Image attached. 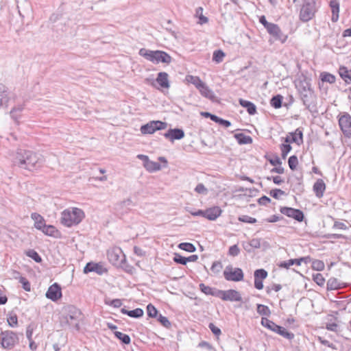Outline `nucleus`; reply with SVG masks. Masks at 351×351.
<instances>
[{"label": "nucleus", "instance_id": "1", "mask_svg": "<svg viewBox=\"0 0 351 351\" xmlns=\"http://www.w3.org/2000/svg\"><path fill=\"white\" fill-rule=\"evenodd\" d=\"M13 165L21 169L33 171L42 165L43 160L36 153L23 149H19L13 158Z\"/></svg>", "mask_w": 351, "mask_h": 351}, {"label": "nucleus", "instance_id": "2", "mask_svg": "<svg viewBox=\"0 0 351 351\" xmlns=\"http://www.w3.org/2000/svg\"><path fill=\"white\" fill-rule=\"evenodd\" d=\"M81 311L73 305H67L63 308V314L61 319V324L64 328L75 329L79 331L80 329V323L82 320Z\"/></svg>", "mask_w": 351, "mask_h": 351}, {"label": "nucleus", "instance_id": "3", "mask_svg": "<svg viewBox=\"0 0 351 351\" xmlns=\"http://www.w3.org/2000/svg\"><path fill=\"white\" fill-rule=\"evenodd\" d=\"M138 54L154 64H169L172 60V58L169 54L160 50L152 51L142 48L139 50Z\"/></svg>", "mask_w": 351, "mask_h": 351}, {"label": "nucleus", "instance_id": "4", "mask_svg": "<svg viewBox=\"0 0 351 351\" xmlns=\"http://www.w3.org/2000/svg\"><path fill=\"white\" fill-rule=\"evenodd\" d=\"M84 211L78 208L66 209L62 213L61 223L67 227L79 224L84 218Z\"/></svg>", "mask_w": 351, "mask_h": 351}, {"label": "nucleus", "instance_id": "5", "mask_svg": "<svg viewBox=\"0 0 351 351\" xmlns=\"http://www.w3.org/2000/svg\"><path fill=\"white\" fill-rule=\"evenodd\" d=\"M18 342L19 337L16 332L12 330H5L1 332L0 344L3 348L11 350Z\"/></svg>", "mask_w": 351, "mask_h": 351}, {"label": "nucleus", "instance_id": "6", "mask_svg": "<svg viewBox=\"0 0 351 351\" xmlns=\"http://www.w3.org/2000/svg\"><path fill=\"white\" fill-rule=\"evenodd\" d=\"M316 12L315 2L314 0H304L300 9V19L303 22H307L313 19Z\"/></svg>", "mask_w": 351, "mask_h": 351}, {"label": "nucleus", "instance_id": "7", "mask_svg": "<svg viewBox=\"0 0 351 351\" xmlns=\"http://www.w3.org/2000/svg\"><path fill=\"white\" fill-rule=\"evenodd\" d=\"M339 128L346 138H351V115L348 112H341L337 116Z\"/></svg>", "mask_w": 351, "mask_h": 351}, {"label": "nucleus", "instance_id": "8", "mask_svg": "<svg viewBox=\"0 0 351 351\" xmlns=\"http://www.w3.org/2000/svg\"><path fill=\"white\" fill-rule=\"evenodd\" d=\"M223 276L228 281L239 282L243 280V272L240 268H234L231 265L226 267Z\"/></svg>", "mask_w": 351, "mask_h": 351}, {"label": "nucleus", "instance_id": "9", "mask_svg": "<svg viewBox=\"0 0 351 351\" xmlns=\"http://www.w3.org/2000/svg\"><path fill=\"white\" fill-rule=\"evenodd\" d=\"M188 211L193 216H202L211 221L215 220L221 214V209L219 206H214L205 210H198L195 212L190 210Z\"/></svg>", "mask_w": 351, "mask_h": 351}, {"label": "nucleus", "instance_id": "10", "mask_svg": "<svg viewBox=\"0 0 351 351\" xmlns=\"http://www.w3.org/2000/svg\"><path fill=\"white\" fill-rule=\"evenodd\" d=\"M167 127V123L161 121H152L149 123L143 125L141 127V132L143 134H151L157 130L165 129Z\"/></svg>", "mask_w": 351, "mask_h": 351}, {"label": "nucleus", "instance_id": "11", "mask_svg": "<svg viewBox=\"0 0 351 351\" xmlns=\"http://www.w3.org/2000/svg\"><path fill=\"white\" fill-rule=\"evenodd\" d=\"M107 255L109 261L115 266L125 263V256L120 248H114L108 251Z\"/></svg>", "mask_w": 351, "mask_h": 351}, {"label": "nucleus", "instance_id": "12", "mask_svg": "<svg viewBox=\"0 0 351 351\" xmlns=\"http://www.w3.org/2000/svg\"><path fill=\"white\" fill-rule=\"evenodd\" d=\"M12 99L13 94L9 91L8 88L0 83V109H7Z\"/></svg>", "mask_w": 351, "mask_h": 351}, {"label": "nucleus", "instance_id": "13", "mask_svg": "<svg viewBox=\"0 0 351 351\" xmlns=\"http://www.w3.org/2000/svg\"><path fill=\"white\" fill-rule=\"evenodd\" d=\"M218 298L224 301L230 302H241L242 297L241 293L234 289H229L226 291L219 290Z\"/></svg>", "mask_w": 351, "mask_h": 351}, {"label": "nucleus", "instance_id": "14", "mask_svg": "<svg viewBox=\"0 0 351 351\" xmlns=\"http://www.w3.org/2000/svg\"><path fill=\"white\" fill-rule=\"evenodd\" d=\"M280 211L282 214L294 219L295 220L301 222L304 218V213L302 210L291 207H281Z\"/></svg>", "mask_w": 351, "mask_h": 351}, {"label": "nucleus", "instance_id": "15", "mask_svg": "<svg viewBox=\"0 0 351 351\" xmlns=\"http://www.w3.org/2000/svg\"><path fill=\"white\" fill-rule=\"evenodd\" d=\"M45 296L53 302L58 300L62 297V289L60 285L57 282L51 285L48 288L45 293Z\"/></svg>", "mask_w": 351, "mask_h": 351}, {"label": "nucleus", "instance_id": "16", "mask_svg": "<svg viewBox=\"0 0 351 351\" xmlns=\"http://www.w3.org/2000/svg\"><path fill=\"white\" fill-rule=\"evenodd\" d=\"M266 29L276 40L281 41L282 43L286 41L287 36L282 34L278 25L271 23Z\"/></svg>", "mask_w": 351, "mask_h": 351}, {"label": "nucleus", "instance_id": "17", "mask_svg": "<svg viewBox=\"0 0 351 351\" xmlns=\"http://www.w3.org/2000/svg\"><path fill=\"white\" fill-rule=\"evenodd\" d=\"M83 271L84 274L95 272L99 275H102L104 273H106L108 270L100 263H96L93 262H89L84 267Z\"/></svg>", "mask_w": 351, "mask_h": 351}, {"label": "nucleus", "instance_id": "18", "mask_svg": "<svg viewBox=\"0 0 351 351\" xmlns=\"http://www.w3.org/2000/svg\"><path fill=\"white\" fill-rule=\"evenodd\" d=\"M197 90L203 97L211 101H214L216 98L213 91L204 82Z\"/></svg>", "mask_w": 351, "mask_h": 351}, {"label": "nucleus", "instance_id": "19", "mask_svg": "<svg viewBox=\"0 0 351 351\" xmlns=\"http://www.w3.org/2000/svg\"><path fill=\"white\" fill-rule=\"evenodd\" d=\"M45 234L53 237L54 238H59L60 237V232L56 229V228L51 225H45L40 229Z\"/></svg>", "mask_w": 351, "mask_h": 351}, {"label": "nucleus", "instance_id": "20", "mask_svg": "<svg viewBox=\"0 0 351 351\" xmlns=\"http://www.w3.org/2000/svg\"><path fill=\"white\" fill-rule=\"evenodd\" d=\"M326 189V184L323 180L318 179L313 185V191L315 195L320 198L323 196L324 191Z\"/></svg>", "mask_w": 351, "mask_h": 351}, {"label": "nucleus", "instance_id": "21", "mask_svg": "<svg viewBox=\"0 0 351 351\" xmlns=\"http://www.w3.org/2000/svg\"><path fill=\"white\" fill-rule=\"evenodd\" d=\"M121 313L124 315H127L133 318H140L144 314L143 310L141 308H135L134 310H131V311H128L125 308H122L121 309Z\"/></svg>", "mask_w": 351, "mask_h": 351}, {"label": "nucleus", "instance_id": "22", "mask_svg": "<svg viewBox=\"0 0 351 351\" xmlns=\"http://www.w3.org/2000/svg\"><path fill=\"white\" fill-rule=\"evenodd\" d=\"M239 102L242 107L246 109L250 114L253 115L256 113V107L252 102L243 99H239Z\"/></svg>", "mask_w": 351, "mask_h": 351}, {"label": "nucleus", "instance_id": "23", "mask_svg": "<svg viewBox=\"0 0 351 351\" xmlns=\"http://www.w3.org/2000/svg\"><path fill=\"white\" fill-rule=\"evenodd\" d=\"M156 80L162 88H168L169 87L168 74L167 73H158Z\"/></svg>", "mask_w": 351, "mask_h": 351}, {"label": "nucleus", "instance_id": "24", "mask_svg": "<svg viewBox=\"0 0 351 351\" xmlns=\"http://www.w3.org/2000/svg\"><path fill=\"white\" fill-rule=\"evenodd\" d=\"M24 109V104H18L13 107L10 111V117L16 121L19 122V119L21 117V113Z\"/></svg>", "mask_w": 351, "mask_h": 351}, {"label": "nucleus", "instance_id": "25", "mask_svg": "<svg viewBox=\"0 0 351 351\" xmlns=\"http://www.w3.org/2000/svg\"><path fill=\"white\" fill-rule=\"evenodd\" d=\"M199 289L206 295H213L218 298L219 289L212 288L209 286L205 285L204 283L199 284Z\"/></svg>", "mask_w": 351, "mask_h": 351}, {"label": "nucleus", "instance_id": "26", "mask_svg": "<svg viewBox=\"0 0 351 351\" xmlns=\"http://www.w3.org/2000/svg\"><path fill=\"white\" fill-rule=\"evenodd\" d=\"M31 218L34 221V226L36 229L40 230L45 223V221L43 216L37 213H33Z\"/></svg>", "mask_w": 351, "mask_h": 351}, {"label": "nucleus", "instance_id": "27", "mask_svg": "<svg viewBox=\"0 0 351 351\" xmlns=\"http://www.w3.org/2000/svg\"><path fill=\"white\" fill-rule=\"evenodd\" d=\"M292 143L300 145L303 143V134L300 129L298 128L293 132H290Z\"/></svg>", "mask_w": 351, "mask_h": 351}, {"label": "nucleus", "instance_id": "28", "mask_svg": "<svg viewBox=\"0 0 351 351\" xmlns=\"http://www.w3.org/2000/svg\"><path fill=\"white\" fill-rule=\"evenodd\" d=\"M144 167L146 169L147 171L149 172H155L157 171H159L161 169V165L158 163V162H154L149 160L147 161V162L144 165Z\"/></svg>", "mask_w": 351, "mask_h": 351}, {"label": "nucleus", "instance_id": "29", "mask_svg": "<svg viewBox=\"0 0 351 351\" xmlns=\"http://www.w3.org/2000/svg\"><path fill=\"white\" fill-rule=\"evenodd\" d=\"M296 88H298L299 93H309V90H311V84L306 80H300L296 84Z\"/></svg>", "mask_w": 351, "mask_h": 351}, {"label": "nucleus", "instance_id": "30", "mask_svg": "<svg viewBox=\"0 0 351 351\" xmlns=\"http://www.w3.org/2000/svg\"><path fill=\"white\" fill-rule=\"evenodd\" d=\"M185 82L187 83L193 84L197 89L204 83V82L198 77L191 75H188L185 77Z\"/></svg>", "mask_w": 351, "mask_h": 351}, {"label": "nucleus", "instance_id": "31", "mask_svg": "<svg viewBox=\"0 0 351 351\" xmlns=\"http://www.w3.org/2000/svg\"><path fill=\"white\" fill-rule=\"evenodd\" d=\"M330 6L332 12V21H337L339 18V5L337 0H332L330 2Z\"/></svg>", "mask_w": 351, "mask_h": 351}, {"label": "nucleus", "instance_id": "32", "mask_svg": "<svg viewBox=\"0 0 351 351\" xmlns=\"http://www.w3.org/2000/svg\"><path fill=\"white\" fill-rule=\"evenodd\" d=\"M342 287V283L335 278H330L327 282L328 290H337Z\"/></svg>", "mask_w": 351, "mask_h": 351}, {"label": "nucleus", "instance_id": "33", "mask_svg": "<svg viewBox=\"0 0 351 351\" xmlns=\"http://www.w3.org/2000/svg\"><path fill=\"white\" fill-rule=\"evenodd\" d=\"M234 137L237 140L238 143L241 145L250 144L252 142L251 136L245 135L243 133L236 134Z\"/></svg>", "mask_w": 351, "mask_h": 351}, {"label": "nucleus", "instance_id": "34", "mask_svg": "<svg viewBox=\"0 0 351 351\" xmlns=\"http://www.w3.org/2000/svg\"><path fill=\"white\" fill-rule=\"evenodd\" d=\"M308 258V257H304L299 259H290L287 261L282 263L280 266L285 268H289L290 266L293 265L294 264H296L297 265H300L302 261L306 262V260Z\"/></svg>", "mask_w": 351, "mask_h": 351}, {"label": "nucleus", "instance_id": "35", "mask_svg": "<svg viewBox=\"0 0 351 351\" xmlns=\"http://www.w3.org/2000/svg\"><path fill=\"white\" fill-rule=\"evenodd\" d=\"M339 73L346 84L351 83V75L348 73V70L346 67L341 66L339 70Z\"/></svg>", "mask_w": 351, "mask_h": 351}, {"label": "nucleus", "instance_id": "36", "mask_svg": "<svg viewBox=\"0 0 351 351\" xmlns=\"http://www.w3.org/2000/svg\"><path fill=\"white\" fill-rule=\"evenodd\" d=\"M114 335L123 344L128 345L131 342L130 337L127 334L122 333L121 332L119 331H114Z\"/></svg>", "mask_w": 351, "mask_h": 351}, {"label": "nucleus", "instance_id": "37", "mask_svg": "<svg viewBox=\"0 0 351 351\" xmlns=\"http://www.w3.org/2000/svg\"><path fill=\"white\" fill-rule=\"evenodd\" d=\"M195 16L198 17V23L200 25L205 24L208 21V19L203 15V8L202 7H199L196 9Z\"/></svg>", "mask_w": 351, "mask_h": 351}, {"label": "nucleus", "instance_id": "38", "mask_svg": "<svg viewBox=\"0 0 351 351\" xmlns=\"http://www.w3.org/2000/svg\"><path fill=\"white\" fill-rule=\"evenodd\" d=\"M7 322L8 325L14 328L18 326V317L15 313H10L8 315L7 317Z\"/></svg>", "mask_w": 351, "mask_h": 351}, {"label": "nucleus", "instance_id": "39", "mask_svg": "<svg viewBox=\"0 0 351 351\" xmlns=\"http://www.w3.org/2000/svg\"><path fill=\"white\" fill-rule=\"evenodd\" d=\"M320 77L322 82H328L330 84H333L335 82V76L329 73L323 72L321 73Z\"/></svg>", "mask_w": 351, "mask_h": 351}, {"label": "nucleus", "instance_id": "40", "mask_svg": "<svg viewBox=\"0 0 351 351\" xmlns=\"http://www.w3.org/2000/svg\"><path fill=\"white\" fill-rule=\"evenodd\" d=\"M282 99L283 97L280 95L274 96L270 101L271 106L275 108H280L282 106Z\"/></svg>", "mask_w": 351, "mask_h": 351}, {"label": "nucleus", "instance_id": "41", "mask_svg": "<svg viewBox=\"0 0 351 351\" xmlns=\"http://www.w3.org/2000/svg\"><path fill=\"white\" fill-rule=\"evenodd\" d=\"M26 255L32 258L36 263H40L42 262V258L38 253L34 250H29L25 252Z\"/></svg>", "mask_w": 351, "mask_h": 351}, {"label": "nucleus", "instance_id": "42", "mask_svg": "<svg viewBox=\"0 0 351 351\" xmlns=\"http://www.w3.org/2000/svg\"><path fill=\"white\" fill-rule=\"evenodd\" d=\"M300 93L301 98L303 101L304 105H305L307 107H309L310 104H311L310 99L312 97V96L313 95V90H309V93L302 92V93Z\"/></svg>", "mask_w": 351, "mask_h": 351}, {"label": "nucleus", "instance_id": "43", "mask_svg": "<svg viewBox=\"0 0 351 351\" xmlns=\"http://www.w3.org/2000/svg\"><path fill=\"white\" fill-rule=\"evenodd\" d=\"M147 313L148 317L152 318H157L159 315L157 308L152 304L147 306Z\"/></svg>", "mask_w": 351, "mask_h": 351}, {"label": "nucleus", "instance_id": "44", "mask_svg": "<svg viewBox=\"0 0 351 351\" xmlns=\"http://www.w3.org/2000/svg\"><path fill=\"white\" fill-rule=\"evenodd\" d=\"M224 56L225 53L222 50H216L213 53V60L217 63H220L223 61Z\"/></svg>", "mask_w": 351, "mask_h": 351}, {"label": "nucleus", "instance_id": "45", "mask_svg": "<svg viewBox=\"0 0 351 351\" xmlns=\"http://www.w3.org/2000/svg\"><path fill=\"white\" fill-rule=\"evenodd\" d=\"M178 247L188 252H193L196 250L195 245L191 243H181Z\"/></svg>", "mask_w": 351, "mask_h": 351}, {"label": "nucleus", "instance_id": "46", "mask_svg": "<svg viewBox=\"0 0 351 351\" xmlns=\"http://www.w3.org/2000/svg\"><path fill=\"white\" fill-rule=\"evenodd\" d=\"M256 310L257 313L261 315L269 316L271 313L269 307L263 304H258Z\"/></svg>", "mask_w": 351, "mask_h": 351}, {"label": "nucleus", "instance_id": "47", "mask_svg": "<svg viewBox=\"0 0 351 351\" xmlns=\"http://www.w3.org/2000/svg\"><path fill=\"white\" fill-rule=\"evenodd\" d=\"M104 302L106 304L112 306L114 308H119L122 305V301L120 299H114L110 300L109 298H106Z\"/></svg>", "mask_w": 351, "mask_h": 351}, {"label": "nucleus", "instance_id": "48", "mask_svg": "<svg viewBox=\"0 0 351 351\" xmlns=\"http://www.w3.org/2000/svg\"><path fill=\"white\" fill-rule=\"evenodd\" d=\"M278 334L281 335L282 337L287 339H292L294 338V335L292 332H289L286 328L284 327H280V330L278 331Z\"/></svg>", "mask_w": 351, "mask_h": 351}, {"label": "nucleus", "instance_id": "49", "mask_svg": "<svg viewBox=\"0 0 351 351\" xmlns=\"http://www.w3.org/2000/svg\"><path fill=\"white\" fill-rule=\"evenodd\" d=\"M254 278L264 280L267 276V272L264 269H258L254 271Z\"/></svg>", "mask_w": 351, "mask_h": 351}, {"label": "nucleus", "instance_id": "50", "mask_svg": "<svg viewBox=\"0 0 351 351\" xmlns=\"http://www.w3.org/2000/svg\"><path fill=\"white\" fill-rule=\"evenodd\" d=\"M19 282L22 285L23 289L26 291H31V285L29 280L25 277H19Z\"/></svg>", "mask_w": 351, "mask_h": 351}, {"label": "nucleus", "instance_id": "51", "mask_svg": "<svg viewBox=\"0 0 351 351\" xmlns=\"http://www.w3.org/2000/svg\"><path fill=\"white\" fill-rule=\"evenodd\" d=\"M291 146L289 144H282L280 146L281 156L285 159L288 153L291 150Z\"/></svg>", "mask_w": 351, "mask_h": 351}, {"label": "nucleus", "instance_id": "52", "mask_svg": "<svg viewBox=\"0 0 351 351\" xmlns=\"http://www.w3.org/2000/svg\"><path fill=\"white\" fill-rule=\"evenodd\" d=\"M157 320L165 328H169L171 326V322L169 321L168 318L162 316L161 314H160L158 317Z\"/></svg>", "mask_w": 351, "mask_h": 351}, {"label": "nucleus", "instance_id": "53", "mask_svg": "<svg viewBox=\"0 0 351 351\" xmlns=\"http://www.w3.org/2000/svg\"><path fill=\"white\" fill-rule=\"evenodd\" d=\"M289 167L291 170H295L298 164V160L296 156H291L288 160Z\"/></svg>", "mask_w": 351, "mask_h": 351}, {"label": "nucleus", "instance_id": "54", "mask_svg": "<svg viewBox=\"0 0 351 351\" xmlns=\"http://www.w3.org/2000/svg\"><path fill=\"white\" fill-rule=\"evenodd\" d=\"M261 324L267 328L268 329L271 330V329H274V327H276L275 326V323L269 319H268L267 318H265V317H262L261 319Z\"/></svg>", "mask_w": 351, "mask_h": 351}, {"label": "nucleus", "instance_id": "55", "mask_svg": "<svg viewBox=\"0 0 351 351\" xmlns=\"http://www.w3.org/2000/svg\"><path fill=\"white\" fill-rule=\"evenodd\" d=\"M195 191L202 195H207L208 192V189L202 183H199L196 186L195 188Z\"/></svg>", "mask_w": 351, "mask_h": 351}, {"label": "nucleus", "instance_id": "56", "mask_svg": "<svg viewBox=\"0 0 351 351\" xmlns=\"http://www.w3.org/2000/svg\"><path fill=\"white\" fill-rule=\"evenodd\" d=\"M239 220L241 222L254 223L256 222V219L248 215H241L239 217Z\"/></svg>", "mask_w": 351, "mask_h": 351}, {"label": "nucleus", "instance_id": "57", "mask_svg": "<svg viewBox=\"0 0 351 351\" xmlns=\"http://www.w3.org/2000/svg\"><path fill=\"white\" fill-rule=\"evenodd\" d=\"M248 245L252 248L258 249L261 247V239H252L248 243Z\"/></svg>", "mask_w": 351, "mask_h": 351}, {"label": "nucleus", "instance_id": "58", "mask_svg": "<svg viewBox=\"0 0 351 351\" xmlns=\"http://www.w3.org/2000/svg\"><path fill=\"white\" fill-rule=\"evenodd\" d=\"M313 280L319 286L324 285L325 279L321 274H316L313 275Z\"/></svg>", "mask_w": 351, "mask_h": 351}, {"label": "nucleus", "instance_id": "59", "mask_svg": "<svg viewBox=\"0 0 351 351\" xmlns=\"http://www.w3.org/2000/svg\"><path fill=\"white\" fill-rule=\"evenodd\" d=\"M240 253V249L237 245H234L230 247L228 254L232 256H237Z\"/></svg>", "mask_w": 351, "mask_h": 351}, {"label": "nucleus", "instance_id": "60", "mask_svg": "<svg viewBox=\"0 0 351 351\" xmlns=\"http://www.w3.org/2000/svg\"><path fill=\"white\" fill-rule=\"evenodd\" d=\"M271 197H273L275 199H279V197L280 195H283L285 194V191L281 190V189H272L270 193H269Z\"/></svg>", "mask_w": 351, "mask_h": 351}, {"label": "nucleus", "instance_id": "61", "mask_svg": "<svg viewBox=\"0 0 351 351\" xmlns=\"http://www.w3.org/2000/svg\"><path fill=\"white\" fill-rule=\"evenodd\" d=\"M118 267H121L125 272L130 274H133L134 271V267L128 264L126 261L125 263H121V265H119Z\"/></svg>", "mask_w": 351, "mask_h": 351}, {"label": "nucleus", "instance_id": "62", "mask_svg": "<svg viewBox=\"0 0 351 351\" xmlns=\"http://www.w3.org/2000/svg\"><path fill=\"white\" fill-rule=\"evenodd\" d=\"M164 136L165 138H169L171 142H174L176 140V128L170 129Z\"/></svg>", "mask_w": 351, "mask_h": 351}, {"label": "nucleus", "instance_id": "63", "mask_svg": "<svg viewBox=\"0 0 351 351\" xmlns=\"http://www.w3.org/2000/svg\"><path fill=\"white\" fill-rule=\"evenodd\" d=\"M221 263L220 262L215 261L213 263L210 269L214 274H218L221 271Z\"/></svg>", "mask_w": 351, "mask_h": 351}, {"label": "nucleus", "instance_id": "64", "mask_svg": "<svg viewBox=\"0 0 351 351\" xmlns=\"http://www.w3.org/2000/svg\"><path fill=\"white\" fill-rule=\"evenodd\" d=\"M313 267L317 271H321L324 268V264L321 261H315L313 263Z\"/></svg>", "mask_w": 351, "mask_h": 351}]
</instances>
